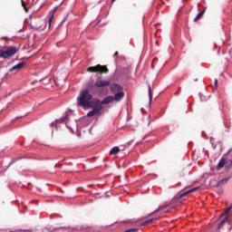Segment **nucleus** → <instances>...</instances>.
<instances>
[{"mask_svg":"<svg viewBox=\"0 0 232 232\" xmlns=\"http://www.w3.org/2000/svg\"><path fill=\"white\" fill-rule=\"evenodd\" d=\"M111 82L108 80H101L98 79L96 80L94 86H96V88H106V86H110Z\"/></svg>","mask_w":232,"mask_h":232,"instance_id":"4","label":"nucleus"},{"mask_svg":"<svg viewBox=\"0 0 232 232\" xmlns=\"http://www.w3.org/2000/svg\"><path fill=\"white\" fill-rule=\"evenodd\" d=\"M116 0H111V3H115Z\"/></svg>","mask_w":232,"mask_h":232,"instance_id":"23","label":"nucleus"},{"mask_svg":"<svg viewBox=\"0 0 232 232\" xmlns=\"http://www.w3.org/2000/svg\"><path fill=\"white\" fill-rule=\"evenodd\" d=\"M155 219H149L146 220L145 222L141 223V226H148V224H151Z\"/></svg>","mask_w":232,"mask_h":232,"instance_id":"18","label":"nucleus"},{"mask_svg":"<svg viewBox=\"0 0 232 232\" xmlns=\"http://www.w3.org/2000/svg\"><path fill=\"white\" fill-rule=\"evenodd\" d=\"M215 84H216V88H217L218 86V79L215 80Z\"/></svg>","mask_w":232,"mask_h":232,"instance_id":"21","label":"nucleus"},{"mask_svg":"<svg viewBox=\"0 0 232 232\" xmlns=\"http://www.w3.org/2000/svg\"><path fill=\"white\" fill-rule=\"evenodd\" d=\"M90 73H108L110 70L106 65L97 64L96 66H91L87 69Z\"/></svg>","mask_w":232,"mask_h":232,"instance_id":"3","label":"nucleus"},{"mask_svg":"<svg viewBox=\"0 0 232 232\" xmlns=\"http://www.w3.org/2000/svg\"><path fill=\"white\" fill-rule=\"evenodd\" d=\"M167 208H169V204L164 203L163 205H160L159 208L154 211V213H159V211H161V209H166Z\"/></svg>","mask_w":232,"mask_h":232,"instance_id":"13","label":"nucleus"},{"mask_svg":"<svg viewBox=\"0 0 232 232\" xmlns=\"http://www.w3.org/2000/svg\"><path fill=\"white\" fill-rule=\"evenodd\" d=\"M66 121H68V116H64L60 119V122H66Z\"/></svg>","mask_w":232,"mask_h":232,"instance_id":"19","label":"nucleus"},{"mask_svg":"<svg viewBox=\"0 0 232 232\" xmlns=\"http://www.w3.org/2000/svg\"><path fill=\"white\" fill-rule=\"evenodd\" d=\"M24 64V62H21L18 64L13 66L9 72H19L20 70H23Z\"/></svg>","mask_w":232,"mask_h":232,"instance_id":"8","label":"nucleus"},{"mask_svg":"<svg viewBox=\"0 0 232 232\" xmlns=\"http://www.w3.org/2000/svg\"><path fill=\"white\" fill-rule=\"evenodd\" d=\"M199 188L196 187L194 188H191L189 190L185 191L184 193H182L179 197V199L180 200V198H183V197H188V195H189V193H195V191L198 190Z\"/></svg>","mask_w":232,"mask_h":232,"instance_id":"9","label":"nucleus"},{"mask_svg":"<svg viewBox=\"0 0 232 232\" xmlns=\"http://www.w3.org/2000/svg\"><path fill=\"white\" fill-rule=\"evenodd\" d=\"M115 102H121V101H122V99H124V92L123 91H120L118 92L115 93L114 96H112Z\"/></svg>","mask_w":232,"mask_h":232,"instance_id":"7","label":"nucleus"},{"mask_svg":"<svg viewBox=\"0 0 232 232\" xmlns=\"http://www.w3.org/2000/svg\"><path fill=\"white\" fill-rule=\"evenodd\" d=\"M149 97H150V102L153 101V94L151 93V85H149Z\"/></svg>","mask_w":232,"mask_h":232,"instance_id":"17","label":"nucleus"},{"mask_svg":"<svg viewBox=\"0 0 232 232\" xmlns=\"http://www.w3.org/2000/svg\"><path fill=\"white\" fill-rule=\"evenodd\" d=\"M226 166V159H221L218 164L217 169H222Z\"/></svg>","mask_w":232,"mask_h":232,"instance_id":"14","label":"nucleus"},{"mask_svg":"<svg viewBox=\"0 0 232 232\" xmlns=\"http://www.w3.org/2000/svg\"><path fill=\"white\" fill-rule=\"evenodd\" d=\"M122 90H124V88H122L121 86V84H119V83H111V92L112 93H117L119 92H122Z\"/></svg>","mask_w":232,"mask_h":232,"instance_id":"5","label":"nucleus"},{"mask_svg":"<svg viewBox=\"0 0 232 232\" xmlns=\"http://www.w3.org/2000/svg\"><path fill=\"white\" fill-rule=\"evenodd\" d=\"M227 222V218H225L220 221V223L218 226V229H222L224 227V225Z\"/></svg>","mask_w":232,"mask_h":232,"instance_id":"16","label":"nucleus"},{"mask_svg":"<svg viewBox=\"0 0 232 232\" xmlns=\"http://www.w3.org/2000/svg\"><path fill=\"white\" fill-rule=\"evenodd\" d=\"M113 101H115L113 99V96H106L102 102H101V100H99V104H100V106H102L104 104H110V103L113 102Z\"/></svg>","mask_w":232,"mask_h":232,"instance_id":"6","label":"nucleus"},{"mask_svg":"<svg viewBox=\"0 0 232 232\" xmlns=\"http://www.w3.org/2000/svg\"><path fill=\"white\" fill-rule=\"evenodd\" d=\"M121 151V149H119V147H113L111 150H110V155H117V153H119Z\"/></svg>","mask_w":232,"mask_h":232,"instance_id":"15","label":"nucleus"},{"mask_svg":"<svg viewBox=\"0 0 232 232\" xmlns=\"http://www.w3.org/2000/svg\"><path fill=\"white\" fill-rule=\"evenodd\" d=\"M22 6H24L25 12H28V9H26V6L24 5V1L22 0Z\"/></svg>","mask_w":232,"mask_h":232,"instance_id":"20","label":"nucleus"},{"mask_svg":"<svg viewBox=\"0 0 232 232\" xmlns=\"http://www.w3.org/2000/svg\"><path fill=\"white\" fill-rule=\"evenodd\" d=\"M18 52L19 48L16 46H6L0 50V57L2 59H10V57H14Z\"/></svg>","mask_w":232,"mask_h":232,"instance_id":"2","label":"nucleus"},{"mask_svg":"<svg viewBox=\"0 0 232 232\" xmlns=\"http://www.w3.org/2000/svg\"><path fill=\"white\" fill-rule=\"evenodd\" d=\"M204 14H206V9H203L197 14V16L194 18V23H198V21H200V18L204 17Z\"/></svg>","mask_w":232,"mask_h":232,"instance_id":"11","label":"nucleus"},{"mask_svg":"<svg viewBox=\"0 0 232 232\" xmlns=\"http://www.w3.org/2000/svg\"><path fill=\"white\" fill-rule=\"evenodd\" d=\"M56 10H57V8H54L53 11H51L50 13H49V20H48V23H49V28H50V26H52V23H53V17H54V15H55V12H56Z\"/></svg>","mask_w":232,"mask_h":232,"instance_id":"10","label":"nucleus"},{"mask_svg":"<svg viewBox=\"0 0 232 232\" xmlns=\"http://www.w3.org/2000/svg\"><path fill=\"white\" fill-rule=\"evenodd\" d=\"M92 95L90 94V91L83 90L81 92L78 97V104L82 106L83 110H90L92 108V111L87 113V117H95V115H99L101 111H102V106L99 104V99H92Z\"/></svg>","mask_w":232,"mask_h":232,"instance_id":"1","label":"nucleus"},{"mask_svg":"<svg viewBox=\"0 0 232 232\" xmlns=\"http://www.w3.org/2000/svg\"><path fill=\"white\" fill-rule=\"evenodd\" d=\"M114 57H119V52H115Z\"/></svg>","mask_w":232,"mask_h":232,"instance_id":"22","label":"nucleus"},{"mask_svg":"<svg viewBox=\"0 0 232 232\" xmlns=\"http://www.w3.org/2000/svg\"><path fill=\"white\" fill-rule=\"evenodd\" d=\"M227 182H229V179L228 178H225V179L219 180L217 183V187L218 188H222V186H226V184H227Z\"/></svg>","mask_w":232,"mask_h":232,"instance_id":"12","label":"nucleus"}]
</instances>
